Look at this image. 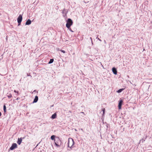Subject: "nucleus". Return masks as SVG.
<instances>
[{
    "mask_svg": "<svg viewBox=\"0 0 152 152\" xmlns=\"http://www.w3.org/2000/svg\"><path fill=\"white\" fill-rule=\"evenodd\" d=\"M68 147L71 148H73V146L75 144V142L71 138H69L68 139Z\"/></svg>",
    "mask_w": 152,
    "mask_h": 152,
    "instance_id": "nucleus-1",
    "label": "nucleus"
},
{
    "mask_svg": "<svg viewBox=\"0 0 152 152\" xmlns=\"http://www.w3.org/2000/svg\"><path fill=\"white\" fill-rule=\"evenodd\" d=\"M72 24L73 22L72 20L71 19L69 18L67 21L66 26L68 29H69L71 26L72 25Z\"/></svg>",
    "mask_w": 152,
    "mask_h": 152,
    "instance_id": "nucleus-2",
    "label": "nucleus"
},
{
    "mask_svg": "<svg viewBox=\"0 0 152 152\" xmlns=\"http://www.w3.org/2000/svg\"><path fill=\"white\" fill-rule=\"evenodd\" d=\"M55 145L57 147H59L61 144V142L59 138H57L54 140Z\"/></svg>",
    "mask_w": 152,
    "mask_h": 152,
    "instance_id": "nucleus-3",
    "label": "nucleus"
},
{
    "mask_svg": "<svg viewBox=\"0 0 152 152\" xmlns=\"http://www.w3.org/2000/svg\"><path fill=\"white\" fill-rule=\"evenodd\" d=\"M22 20V17L21 15H20L17 18V21L18 23V26H19L21 23Z\"/></svg>",
    "mask_w": 152,
    "mask_h": 152,
    "instance_id": "nucleus-4",
    "label": "nucleus"
},
{
    "mask_svg": "<svg viewBox=\"0 0 152 152\" xmlns=\"http://www.w3.org/2000/svg\"><path fill=\"white\" fill-rule=\"evenodd\" d=\"M17 148V145L16 143H13L12 144L11 146L10 147V149L11 150H13L15 148Z\"/></svg>",
    "mask_w": 152,
    "mask_h": 152,
    "instance_id": "nucleus-5",
    "label": "nucleus"
},
{
    "mask_svg": "<svg viewBox=\"0 0 152 152\" xmlns=\"http://www.w3.org/2000/svg\"><path fill=\"white\" fill-rule=\"evenodd\" d=\"M123 102V100H121L119 101L118 104V108L119 109H121V105Z\"/></svg>",
    "mask_w": 152,
    "mask_h": 152,
    "instance_id": "nucleus-6",
    "label": "nucleus"
},
{
    "mask_svg": "<svg viewBox=\"0 0 152 152\" xmlns=\"http://www.w3.org/2000/svg\"><path fill=\"white\" fill-rule=\"evenodd\" d=\"M22 141V137H21L20 138H18V139L17 143L19 145H20Z\"/></svg>",
    "mask_w": 152,
    "mask_h": 152,
    "instance_id": "nucleus-7",
    "label": "nucleus"
},
{
    "mask_svg": "<svg viewBox=\"0 0 152 152\" xmlns=\"http://www.w3.org/2000/svg\"><path fill=\"white\" fill-rule=\"evenodd\" d=\"M112 70L114 74L115 75H116L117 74V70L115 67L113 68Z\"/></svg>",
    "mask_w": 152,
    "mask_h": 152,
    "instance_id": "nucleus-8",
    "label": "nucleus"
},
{
    "mask_svg": "<svg viewBox=\"0 0 152 152\" xmlns=\"http://www.w3.org/2000/svg\"><path fill=\"white\" fill-rule=\"evenodd\" d=\"M62 13L63 14V16L64 17H65L66 16L67 12L66 10L64 9L63 10Z\"/></svg>",
    "mask_w": 152,
    "mask_h": 152,
    "instance_id": "nucleus-9",
    "label": "nucleus"
},
{
    "mask_svg": "<svg viewBox=\"0 0 152 152\" xmlns=\"http://www.w3.org/2000/svg\"><path fill=\"white\" fill-rule=\"evenodd\" d=\"M38 99V96H35L34 99V101L33 102V103L37 102Z\"/></svg>",
    "mask_w": 152,
    "mask_h": 152,
    "instance_id": "nucleus-10",
    "label": "nucleus"
},
{
    "mask_svg": "<svg viewBox=\"0 0 152 152\" xmlns=\"http://www.w3.org/2000/svg\"><path fill=\"white\" fill-rule=\"evenodd\" d=\"M31 21L30 19H28L26 23V25H29L31 24Z\"/></svg>",
    "mask_w": 152,
    "mask_h": 152,
    "instance_id": "nucleus-11",
    "label": "nucleus"
},
{
    "mask_svg": "<svg viewBox=\"0 0 152 152\" xmlns=\"http://www.w3.org/2000/svg\"><path fill=\"white\" fill-rule=\"evenodd\" d=\"M56 115H57L56 114V113H55L54 114H53V115H52L51 117V118L53 119H54L56 118Z\"/></svg>",
    "mask_w": 152,
    "mask_h": 152,
    "instance_id": "nucleus-12",
    "label": "nucleus"
},
{
    "mask_svg": "<svg viewBox=\"0 0 152 152\" xmlns=\"http://www.w3.org/2000/svg\"><path fill=\"white\" fill-rule=\"evenodd\" d=\"M3 110L4 111V113L6 112V107L5 105V104H4L3 107Z\"/></svg>",
    "mask_w": 152,
    "mask_h": 152,
    "instance_id": "nucleus-13",
    "label": "nucleus"
},
{
    "mask_svg": "<svg viewBox=\"0 0 152 152\" xmlns=\"http://www.w3.org/2000/svg\"><path fill=\"white\" fill-rule=\"evenodd\" d=\"M7 97L9 98H11L12 96V94L10 93L7 94Z\"/></svg>",
    "mask_w": 152,
    "mask_h": 152,
    "instance_id": "nucleus-14",
    "label": "nucleus"
},
{
    "mask_svg": "<svg viewBox=\"0 0 152 152\" xmlns=\"http://www.w3.org/2000/svg\"><path fill=\"white\" fill-rule=\"evenodd\" d=\"M55 135H52L51 137V139L52 140H55Z\"/></svg>",
    "mask_w": 152,
    "mask_h": 152,
    "instance_id": "nucleus-15",
    "label": "nucleus"
},
{
    "mask_svg": "<svg viewBox=\"0 0 152 152\" xmlns=\"http://www.w3.org/2000/svg\"><path fill=\"white\" fill-rule=\"evenodd\" d=\"M53 59H50V61L49 62V64H51L52 63L53 61Z\"/></svg>",
    "mask_w": 152,
    "mask_h": 152,
    "instance_id": "nucleus-16",
    "label": "nucleus"
},
{
    "mask_svg": "<svg viewBox=\"0 0 152 152\" xmlns=\"http://www.w3.org/2000/svg\"><path fill=\"white\" fill-rule=\"evenodd\" d=\"M124 90V89L123 88L120 89L118 90V91H117V92L118 93H120Z\"/></svg>",
    "mask_w": 152,
    "mask_h": 152,
    "instance_id": "nucleus-17",
    "label": "nucleus"
},
{
    "mask_svg": "<svg viewBox=\"0 0 152 152\" xmlns=\"http://www.w3.org/2000/svg\"><path fill=\"white\" fill-rule=\"evenodd\" d=\"M102 111L103 113V114H102V115H104V114L105 112V108H103L102 109Z\"/></svg>",
    "mask_w": 152,
    "mask_h": 152,
    "instance_id": "nucleus-18",
    "label": "nucleus"
},
{
    "mask_svg": "<svg viewBox=\"0 0 152 152\" xmlns=\"http://www.w3.org/2000/svg\"><path fill=\"white\" fill-rule=\"evenodd\" d=\"M145 141V140L143 139H142L141 140H140L139 143H140L141 142L142 143H143Z\"/></svg>",
    "mask_w": 152,
    "mask_h": 152,
    "instance_id": "nucleus-19",
    "label": "nucleus"
},
{
    "mask_svg": "<svg viewBox=\"0 0 152 152\" xmlns=\"http://www.w3.org/2000/svg\"><path fill=\"white\" fill-rule=\"evenodd\" d=\"M14 91L15 93H17V95H18L19 94H18V91H16L15 90H14Z\"/></svg>",
    "mask_w": 152,
    "mask_h": 152,
    "instance_id": "nucleus-20",
    "label": "nucleus"
},
{
    "mask_svg": "<svg viewBox=\"0 0 152 152\" xmlns=\"http://www.w3.org/2000/svg\"><path fill=\"white\" fill-rule=\"evenodd\" d=\"M96 39L99 40L100 42L102 41V40L101 39H100L99 38H98V36L96 38Z\"/></svg>",
    "mask_w": 152,
    "mask_h": 152,
    "instance_id": "nucleus-21",
    "label": "nucleus"
},
{
    "mask_svg": "<svg viewBox=\"0 0 152 152\" xmlns=\"http://www.w3.org/2000/svg\"><path fill=\"white\" fill-rule=\"evenodd\" d=\"M61 52H63V53H65V51H64V50H61Z\"/></svg>",
    "mask_w": 152,
    "mask_h": 152,
    "instance_id": "nucleus-22",
    "label": "nucleus"
},
{
    "mask_svg": "<svg viewBox=\"0 0 152 152\" xmlns=\"http://www.w3.org/2000/svg\"><path fill=\"white\" fill-rule=\"evenodd\" d=\"M27 75L28 76H31H31L30 75V74H27Z\"/></svg>",
    "mask_w": 152,
    "mask_h": 152,
    "instance_id": "nucleus-23",
    "label": "nucleus"
},
{
    "mask_svg": "<svg viewBox=\"0 0 152 152\" xmlns=\"http://www.w3.org/2000/svg\"><path fill=\"white\" fill-rule=\"evenodd\" d=\"M20 99V98H19V97H18V98H17L16 99V100H18Z\"/></svg>",
    "mask_w": 152,
    "mask_h": 152,
    "instance_id": "nucleus-24",
    "label": "nucleus"
},
{
    "mask_svg": "<svg viewBox=\"0 0 152 152\" xmlns=\"http://www.w3.org/2000/svg\"><path fill=\"white\" fill-rule=\"evenodd\" d=\"M36 91V90H34L32 93V94H33L34 92H35Z\"/></svg>",
    "mask_w": 152,
    "mask_h": 152,
    "instance_id": "nucleus-25",
    "label": "nucleus"
},
{
    "mask_svg": "<svg viewBox=\"0 0 152 152\" xmlns=\"http://www.w3.org/2000/svg\"><path fill=\"white\" fill-rule=\"evenodd\" d=\"M90 39L91 40V42H92V38H91V37L90 38Z\"/></svg>",
    "mask_w": 152,
    "mask_h": 152,
    "instance_id": "nucleus-26",
    "label": "nucleus"
},
{
    "mask_svg": "<svg viewBox=\"0 0 152 152\" xmlns=\"http://www.w3.org/2000/svg\"><path fill=\"white\" fill-rule=\"evenodd\" d=\"M80 113H82V114H84V112H81Z\"/></svg>",
    "mask_w": 152,
    "mask_h": 152,
    "instance_id": "nucleus-27",
    "label": "nucleus"
},
{
    "mask_svg": "<svg viewBox=\"0 0 152 152\" xmlns=\"http://www.w3.org/2000/svg\"><path fill=\"white\" fill-rule=\"evenodd\" d=\"M1 112H0V116H1Z\"/></svg>",
    "mask_w": 152,
    "mask_h": 152,
    "instance_id": "nucleus-28",
    "label": "nucleus"
},
{
    "mask_svg": "<svg viewBox=\"0 0 152 152\" xmlns=\"http://www.w3.org/2000/svg\"><path fill=\"white\" fill-rule=\"evenodd\" d=\"M70 28V31H72V30L71 29V28Z\"/></svg>",
    "mask_w": 152,
    "mask_h": 152,
    "instance_id": "nucleus-29",
    "label": "nucleus"
},
{
    "mask_svg": "<svg viewBox=\"0 0 152 152\" xmlns=\"http://www.w3.org/2000/svg\"><path fill=\"white\" fill-rule=\"evenodd\" d=\"M91 42L92 44V45H93V41H92V42Z\"/></svg>",
    "mask_w": 152,
    "mask_h": 152,
    "instance_id": "nucleus-30",
    "label": "nucleus"
},
{
    "mask_svg": "<svg viewBox=\"0 0 152 152\" xmlns=\"http://www.w3.org/2000/svg\"><path fill=\"white\" fill-rule=\"evenodd\" d=\"M75 131H77V130L76 129H75Z\"/></svg>",
    "mask_w": 152,
    "mask_h": 152,
    "instance_id": "nucleus-31",
    "label": "nucleus"
},
{
    "mask_svg": "<svg viewBox=\"0 0 152 152\" xmlns=\"http://www.w3.org/2000/svg\"><path fill=\"white\" fill-rule=\"evenodd\" d=\"M105 42V40H104V42Z\"/></svg>",
    "mask_w": 152,
    "mask_h": 152,
    "instance_id": "nucleus-32",
    "label": "nucleus"
},
{
    "mask_svg": "<svg viewBox=\"0 0 152 152\" xmlns=\"http://www.w3.org/2000/svg\"><path fill=\"white\" fill-rule=\"evenodd\" d=\"M105 42V40H104V42Z\"/></svg>",
    "mask_w": 152,
    "mask_h": 152,
    "instance_id": "nucleus-33",
    "label": "nucleus"
}]
</instances>
